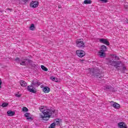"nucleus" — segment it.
Instances as JSON below:
<instances>
[{"label": "nucleus", "instance_id": "1", "mask_svg": "<svg viewBox=\"0 0 128 128\" xmlns=\"http://www.w3.org/2000/svg\"><path fill=\"white\" fill-rule=\"evenodd\" d=\"M39 108L42 112L40 114V118L41 120H48L52 115L54 114V111L45 106H41Z\"/></svg>", "mask_w": 128, "mask_h": 128}, {"label": "nucleus", "instance_id": "2", "mask_svg": "<svg viewBox=\"0 0 128 128\" xmlns=\"http://www.w3.org/2000/svg\"><path fill=\"white\" fill-rule=\"evenodd\" d=\"M108 64H109L110 66H114V68H117L118 70V68L120 67V64H122V62H120V61H112V60H108Z\"/></svg>", "mask_w": 128, "mask_h": 128}, {"label": "nucleus", "instance_id": "3", "mask_svg": "<svg viewBox=\"0 0 128 128\" xmlns=\"http://www.w3.org/2000/svg\"><path fill=\"white\" fill-rule=\"evenodd\" d=\"M106 52V46L104 45H102L100 49V50L98 52V56L100 58H104L106 56V53L104 52Z\"/></svg>", "mask_w": 128, "mask_h": 128}, {"label": "nucleus", "instance_id": "4", "mask_svg": "<svg viewBox=\"0 0 128 128\" xmlns=\"http://www.w3.org/2000/svg\"><path fill=\"white\" fill-rule=\"evenodd\" d=\"M16 60L17 62H20L22 66H26V64H28L30 62V60L28 59H22L20 60V58H16Z\"/></svg>", "mask_w": 128, "mask_h": 128}, {"label": "nucleus", "instance_id": "5", "mask_svg": "<svg viewBox=\"0 0 128 128\" xmlns=\"http://www.w3.org/2000/svg\"><path fill=\"white\" fill-rule=\"evenodd\" d=\"M76 46L77 48H84L86 46L84 42V39H78L76 41Z\"/></svg>", "mask_w": 128, "mask_h": 128}, {"label": "nucleus", "instance_id": "6", "mask_svg": "<svg viewBox=\"0 0 128 128\" xmlns=\"http://www.w3.org/2000/svg\"><path fill=\"white\" fill-rule=\"evenodd\" d=\"M76 54L79 58H84L86 56V52L82 50H78L76 51Z\"/></svg>", "mask_w": 128, "mask_h": 128}, {"label": "nucleus", "instance_id": "7", "mask_svg": "<svg viewBox=\"0 0 128 128\" xmlns=\"http://www.w3.org/2000/svg\"><path fill=\"white\" fill-rule=\"evenodd\" d=\"M27 90L32 94H36V89L34 88V86L32 84L31 86H28L27 87Z\"/></svg>", "mask_w": 128, "mask_h": 128}, {"label": "nucleus", "instance_id": "8", "mask_svg": "<svg viewBox=\"0 0 128 128\" xmlns=\"http://www.w3.org/2000/svg\"><path fill=\"white\" fill-rule=\"evenodd\" d=\"M38 0H32L30 3V8H38Z\"/></svg>", "mask_w": 128, "mask_h": 128}, {"label": "nucleus", "instance_id": "9", "mask_svg": "<svg viewBox=\"0 0 128 128\" xmlns=\"http://www.w3.org/2000/svg\"><path fill=\"white\" fill-rule=\"evenodd\" d=\"M41 88H42V90L43 92H44V94H48V92H50V88L48 86L44 87V85H42Z\"/></svg>", "mask_w": 128, "mask_h": 128}, {"label": "nucleus", "instance_id": "10", "mask_svg": "<svg viewBox=\"0 0 128 128\" xmlns=\"http://www.w3.org/2000/svg\"><path fill=\"white\" fill-rule=\"evenodd\" d=\"M100 42L104 44H106V46H110V42H108L107 39L100 38Z\"/></svg>", "mask_w": 128, "mask_h": 128}, {"label": "nucleus", "instance_id": "11", "mask_svg": "<svg viewBox=\"0 0 128 128\" xmlns=\"http://www.w3.org/2000/svg\"><path fill=\"white\" fill-rule=\"evenodd\" d=\"M110 104H111V106H113V108H114L118 109V108H120V104H118L116 102H111Z\"/></svg>", "mask_w": 128, "mask_h": 128}, {"label": "nucleus", "instance_id": "12", "mask_svg": "<svg viewBox=\"0 0 128 128\" xmlns=\"http://www.w3.org/2000/svg\"><path fill=\"white\" fill-rule=\"evenodd\" d=\"M118 128H128V126L124 122H120L118 124Z\"/></svg>", "mask_w": 128, "mask_h": 128}, {"label": "nucleus", "instance_id": "13", "mask_svg": "<svg viewBox=\"0 0 128 128\" xmlns=\"http://www.w3.org/2000/svg\"><path fill=\"white\" fill-rule=\"evenodd\" d=\"M32 86H40V82H38V80H34L32 82Z\"/></svg>", "mask_w": 128, "mask_h": 128}, {"label": "nucleus", "instance_id": "14", "mask_svg": "<svg viewBox=\"0 0 128 128\" xmlns=\"http://www.w3.org/2000/svg\"><path fill=\"white\" fill-rule=\"evenodd\" d=\"M50 80L52 82H60V80L57 78H56L54 76H52L50 77Z\"/></svg>", "mask_w": 128, "mask_h": 128}, {"label": "nucleus", "instance_id": "15", "mask_svg": "<svg viewBox=\"0 0 128 128\" xmlns=\"http://www.w3.org/2000/svg\"><path fill=\"white\" fill-rule=\"evenodd\" d=\"M20 85L21 86L26 87L28 86V84L26 82V81L22 80L20 82Z\"/></svg>", "mask_w": 128, "mask_h": 128}, {"label": "nucleus", "instance_id": "16", "mask_svg": "<svg viewBox=\"0 0 128 128\" xmlns=\"http://www.w3.org/2000/svg\"><path fill=\"white\" fill-rule=\"evenodd\" d=\"M55 122L56 126H60L62 122V119L59 118V119H56V122Z\"/></svg>", "mask_w": 128, "mask_h": 128}, {"label": "nucleus", "instance_id": "17", "mask_svg": "<svg viewBox=\"0 0 128 128\" xmlns=\"http://www.w3.org/2000/svg\"><path fill=\"white\" fill-rule=\"evenodd\" d=\"M7 114L8 116H14V114H16V112L14 111L8 110L7 112Z\"/></svg>", "mask_w": 128, "mask_h": 128}, {"label": "nucleus", "instance_id": "18", "mask_svg": "<svg viewBox=\"0 0 128 128\" xmlns=\"http://www.w3.org/2000/svg\"><path fill=\"white\" fill-rule=\"evenodd\" d=\"M24 116L27 118V120H32V117L30 116V114L29 112H26L24 114Z\"/></svg>", "mask_w": 128, "mask_h": 128}, {"label": "nucleus", "instance_id": "19", "mask_svg": "<svg viewBox=\"0 0 128 128\" xmlns=\"http://www.w3.org/2000/svg\"><path fill=\"white\" fill-rule=\"evenodd\" d=\"M36 30V26H34V24H31L30 26V30Z\"/></svg>", "mask_w": 128, "mask_h": 128}, {"label": "nucleus", "instance_id": "20", "mask_svg": "<svg viewBox=\"0 0 128 128\" xmlns=\"http://www.w3.org/2000/svg\"><path fill=\"white\" fill-rule=\"evenodd\" d=\"M84 4H92V0H84Z\"/></svg>", "mask_w": 128, "mask_h": 128}, {"label": "nucleus", "instance_id": "21", "mask_svg": "<svg viewBox=\"0 0 128 128\" xmlns=\"http://www.w3.org/2000/svg\"><path fill=\"white\" fill-rule=\"evenodd\" d=\"M112 60H118L119 59L118 57L116 56V54L112 55Z\"/></svg>", "mask_w": 128, "mask_h": 128}, {"label": "nucleus", "instance_id": "22", "mask_svg": "<svg viewBox=\"0 0 128 128\" xmlns=\"http://www.w3.org/2000/svg\"><path fill=\"white\" fill-rule=\"evenodd\" d=\"M22 112H28V109L26 107H22Z\"/></svg>", "mask_w": 128, "mask_h": 128}, {"label": "nucleus", "instance_id": "23", "mask_svg": "<svg viewBox=\"0 0 128 128\" xmlns=\"http://www.w3.org/2000/svg\"><path fill=\"white\" fill-rule=\"evenodd\" d=\"M41 68H42L43 70H44V72H48V68H46V66H44L43 65L41 66Z\"/></svg>", "mask_w": 128, "mask_h": 128}, {"label": "nucleus", "instance_id": "24", "mask_svg": "<svg viewBox=\"0 0 128 128\" xmlns=\"http://www.w3.org/2000/svg\"><path fill=\"white\" fill-rule=\"evenodd\" d=\"M48 128H56V122L52 123Z\"/></svg>", "mask_w": 128, "mask_h": 128}, {"label": "nucleus", "instance_id": "25", "mask_svg": "<svg viewBox=\"0 0 128 128\" xmlns=\"http://www.w3.org/2000/svg\"><path fill=\"white\" fill-rule=\"evenodd\" d=\"M8 106V103L4 102V103H2V108H6V106Z\"/></svg>", "mask_w": 128, "mask_h": 128}, {"label": "nucleus", "instance_id": "26", "mask_svg": "<svg viewBox=\"0 0 128 128\" xmlns=\"http://www.w3.org/2000/svg\"><path fill=\"white\" fill-rule=\"evenodd\" d=\"M16 98H20V96H22V94H20L19 92H18L16 94Z\"/></svg>", "mask_w": 128, "mask_h": 128}, {"label": "nucleus", "instance_id": "27", "mask_svg": "<svg viewBox=\"0 0 128 128\" xmlns=\"http://www.w3.org/2000/svg\"><path fill=\"white\" fill-rule=\"evenodd\" d=\"M101 2H103L106 4V2H108V0H100Z\"/></svg>", "mask_w": 128, "mask_h": 128}, {"label": "nucleus", "instance_id": "28", "mask_svg": "<svg viewBox=\"0 0 128 128\" xmlns=\"http://www.w3.org/2000/svg\"><path fill=\"white\" fill-rule=\"evenodd\" d=\"M2 80L0 79V88H2Z\"/></svg>", "mask_w": 128, "mask_h": 128}, {"label": "nucleus", "instance_id": "29", "mask_svg": "<svg viewBox=\"0 0 128 128\" xmlns=\"http://www.w3.org/2000/svg\"><path fill=\"white\" fill-rule=\"evenodd\" d=\"M110 88V86H106L104 90H108Z\"/></svg>", "mask_w": 128, "mask_h": 128}, {"label": "nucleus", "instance_id": "30", "mask_svg": "<svg viewBox=\"0 0 128 128\" xmlns=\"http://www.w3.org/2000/svg\"><path fill=\"white\" fill-rule=\"evenodd\" d=\"M58 8H62V6L60 5H59L58 6Z\"/></svg>", "mask_w": 128, "mask_h": 128}, {"label": "nucleus", "instance_id": "31", "mask_svg": "<svg viewBox=\"0 0 128 128\" xmlns=\"http://www.w3.org/2000/svg\"><path fill=\"white\" fill-rule=\"evenodd\" d=\"M122 70H126V67L123 66Z\"/></svg>", "mask_w": 128, "mask_h": 128}, {"label": "nucleus", "instance_id": "32", "mask_svg": "<svg viewBox=\"0 0 128 128\" xmlns=\"http://www.w3.org/2000/svg\"><path fill=\"white\" fill-rule=\"evenodd\" d=\"M82 62V60H81Z\"/></svg>", "mask_w": 128, "mask_h": 128}]
</instances>
